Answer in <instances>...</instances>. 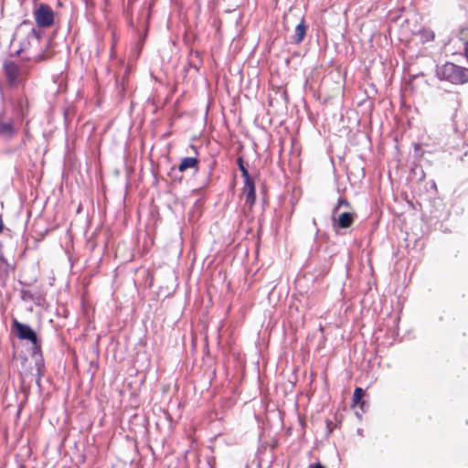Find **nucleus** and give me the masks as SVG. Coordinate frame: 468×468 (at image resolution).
Returning a JSON list of instances; mask_svg holds the SVG:
<instances>
[{
    "label": "nucleus",
    "mask_w": 468,
    "mask_h": 468,
    "mask_svg": "<svg viewBox=\"0 0 468 468\" xmlns=\"http://www.w3.org/2000/svg\"><path fill=\"white\" fill-rule=\"evenodd\" d=\"M364 406H365V402L363 401V402H361V409H362V410H364Z\"/></svg>",
    "instance_id": "6ab92c4d"
},
{
    "label": "nucleus",
    "mask_w": 468,
    "mask_h": 468,
    "mask_svg": "<svg viewBox=\"0 0 468 468\" xmlns=\"http://www.w3.org/2000/svg\"><path fill=\"white\" fill-rule=\"evenodd\" d=\"M364 395V390L361 388H356L354 391L353 401L354 403H359Z\"/></svg>",
    "instance_id": "ddd939ff"
},
{
    "label": "nucleus",
    "mask_w": 468,
    "mask_h": 468,
    "mask_svg": "<svg viewBox=\"0 0 468 468\" xmlns=\"http://www.w3.org/2000/svg\"><path fill=\"white\" fill-rule=\"evenodd\" d=\"M197 159L195 157H185L182 159L178 169L180 172H184L188 168H194L197 165Z\"/></svg>",
    "instance_id": "9b49d317"
},
{
    "label": "nucleus",
    "mask_w": 468,
    "mask_h": 468,
    "mask_svg": "<svg viewBox=\"0 0 468 468\" xmlns=\"http://www.w3.org/2000/svg\"><path fill=\"white\" fill-rule=\"evenodd\" d=\"M16 133V129L12 122H0V135L4 138H11Z\"/></svg>",
    "instance_id": "1a4fd4ad"
},
{
    "label": "nucleus",
    "mask_w": 468,
    "mask_h": 468,
    "mask_svg": "<svg viewBox=\"0 0 468 468\" xmlns=\"http://www.w3.org/2000/svg\"><path fill=\"white\" fill-rule=\"evenodd\" d=\"M238 165L239 167V170L241 172V176L244 178V181L251 180L252 178L250 176L249 172L247 168L244 166L243 161L241 158L238 159Z\"/></svg>",
    "instance_id": "f8f14e48"
},
{
    "label": "nucleus",
    "mask_w": 468,
    "mask_h": 468,
    "mask_svg": "<svg viewBox=\"0 0 468 468\" xmlns=\"http://www.w3.org/2000/svg\"><path fill=\"white\" fill-rule=\"evenodd\" d=\"M4 69L6 80L11 86L22 84L29 72L26 65H18L14 61H5Z\"/></svg>",
    "instance_id": "7ed1b4c3"
},
{
    "label": "nucleus",
    "mask_w": 468,
    "mask_h": 468,
    "mask_svg": "<svg viewBox=\"0 0 468 468\" xmlns=\"http://www.w3.org/2000/svg\"><path fill=\"white\" fill-rule=\"evenodd\" d=\"M356 215L354 213H338V207H335L332 214L334 228L347 229L353 224Z\"/></svg>",
    "instance_id": "423d86ee"
},
{
    "label": "nucleus",
    "mask_w": 468,
    "mask_h": 468,
    "mask_svg": "<svg viewBox=\"0 0 468 468\" xmlns=\"http://www.w3.org/2000/svg\"><path fill=\"white\" fill-rule=\"evenodd\" d=\"M3 215H2V212L0 211V233L3 231L4 229V222H3Z\"/></svg>",
    "instance_id": "dca6fc26"
},
{
    "label": "nucleus",
    "mask_w": 468,
    "mask_h": 468,
    "mask_svg": "<svg viewBox=\"0 0 468 468\" xmlns=\"http://www.w3.org/2000/svg\"><path fill=\"white\" fill-rule=\"evenodd\" d=\"M12 330L15 332L16 336L21 340H27L33 345L37 342V336L35 331L27 324H22L16 319L12 321Z\"/></svg>",
    "instance_id": "39448f33"
},
{
    "label": "nucleus",
    "mask_w": 468,
    "mask_h": 468,
    "mask_svg": "<svg viewBox=\"0 0 468 468\" xmlns=\"http://www.w3.org/2000/svg\"><path fill=\"white\" fill-rule=\"evenodd\" d=\"M11 46L27 60L40 61L47 58L48 41L30 22H22L16 29Z\"/></svg>",
    "instance_id": "f257e3e1"
},
{
    "label": "nucleus",
    "mask_w": 468,
    "mask_h": 468,
    "mask_svg": "<svg viewBox=\"0 0 468 468\" xmlns=\"http://www.w3.org/2000/svg\"><path fill=\"white\" fill-rule=\"evenodd\" d=\"M434 38V34L432 32L430 33V39H433Z\"/></svg>",
    "instance_id": "a211bd4d"
},
{
    "label": "nucleus",
    "mask_w": 468,
    "mask_h": 468,
    "mask_svg": "<svg viewBox=\"0 0 468 468\" xmlns=\"http://www.w3.org/2000/svg\"><path fill=\"white\" fill-rule=\"evenodd\" d=\"M34 18L39 27L47 28L53 25L55 14L52 8L46 4H41L34 10Z\"/></svg>",
    "instance_id": "20e7f679"
},
{
    "label": "nucleus",
    "mask_w": 468,
    "mask_h": 468,
    "mask_svg": "<svg viewBox=\"0 0 468 468\" xmlns=\"http://www.w3.org/2000/svg\"><path fill=\"white\" fill-rule=\"evenodd\" d=\"M5 263V260L3 256H0V269L2 268V266Z\"/></svg>",
    "instance_id": "f3484780"
},
{
    "label": "nucleus",
    "mask_w": 468,
    "mask_h": 468,
    "mask_svg": "<svg viewBox=\"0 0 468 468\" xmlns=\"http://www.w3.org/2000/svg\"><path fill=\"white\" fill-rule=\"evenodd\" d=\"M436 74L440 80L452 83H463L468 80V69L450 62L438 67Z\"/></svg>",
    "instance_id": "f03ea898"
},
{
    "label": "nucleus",
    "mask_w": 468,
    "mask_h": 468,
    "mask_svg": "<svg viewBox=\"0 0 468 468\" xmlns=\"http://www.w3.org/2000/svg\"><path fill=\"white\" fill-rule=\"evenodd\" d=\"M342 207H350L349 202L346 198H344V197H340L338 199L337 206L335 207H338V209H339Z\"/></svg>",
    "instance_id": "4468645a"
},
{
    "label": "nucleus",
    "mask_w": 468,
    "mask_h": 468,
    "mask_svg": "<svg viewBox=\"0 0 468 468\" xmlns=\"http://www.w3.org/2000/svg\"><path fill=\"white\" fill-rule=\"evenodd\" d=\"M306 32V26L304 25L303 20L299 23L294 30V35L292 36V39L295 43H300L303 40Z\"/></svg>",
    "instance_id": "9d476101"
},
{
    "label": "nucleus",
    "mask_w": 468,
    "mask_h": 468,
    "mask_svg": "<svg viewBox=\"0 0 468 468\" xmlns=\"http://www.w3.org/2000/svg\"><path fill=\"white\" fill-rule=\"evenodd\" d=\"M11 104L16 117L23 119L27 115L28 101L26 95L22 93L14 95L11 99Z\"/></svg>",
    "instance_id": "0eeeda50"
},
{
    "label": "nucleus",
    "mask_w": 468,
    "mask_h": 468,
    "mask_svg": "<svg viewBox=\"0 0 468 468\" xmlns=\"http://www.w3.org/2000/svg\"><path fill=\"white\" fill-rule=\"evenodd\" d=\"M242 195L245 197V205L251 207L256 200L255 184L253 179L244 181Z\"/></svg>",
    "instance_id": "6e6552de"
},
{
    "label": "nucleus",
    "mask_w": 468,
    "mask_h": 468,
    "mask_svg": "<svg viewBox=\"0 0 468 468\" xmlns=\"http://www.w3.org/2000/svg\"><path fill=\"white\" fill-rule=\"evenodd\" d=\"M308 468H325L324 467L321 463H311Z\"/></svg>",
    "instance_id": "2eb2a0df"
}]
</instances>
